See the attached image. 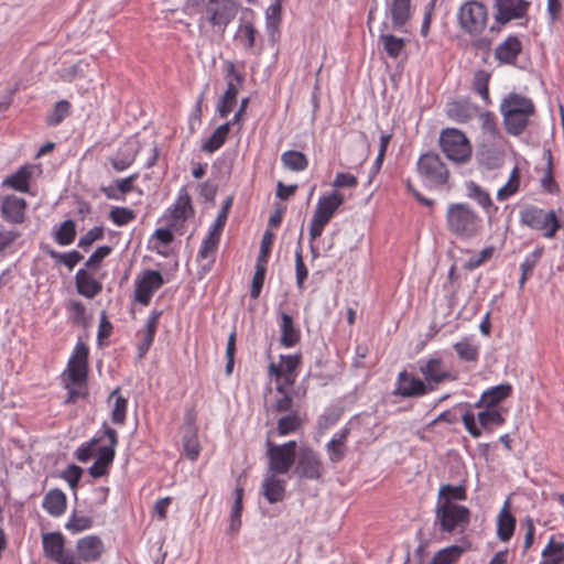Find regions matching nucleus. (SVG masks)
<instances>
[{
  "label": "nucleus",
  "instance_id": "f257e3e1",
  "mask_svg": "<svg viewBox=\"0 0 564 564\" xmlns=\"http://www.w3.org/2000/svg\"><path fill=\"white\" fill-rule=\"evenodd\" d=\"M500 111L507 132L519 135L528 127L530 117L535 113V107L530 98L510 93L502 99Z\"/></svg>",
  "mask_w": 564,
  "mask_h": 564
},
{
  "label": "nucleus",
  "instance_id": "f03ea898",
  "mask_svg": "<svg viewBox=\"0 0 564 564\" xmlns=\"http://www.w3.org/2000/svg\"><path fill=\"white\" fill-rule=\"evenodd\" d=\"M447 229L462 239L476 237L481 229V218L465 203H452L446 212Z\"/></svg>",
  "mask_w": 564,
  "mask_h": 564
},
{
  "label": "nucleus",
  "instance_id": "7ed1b4c3",
  "mask_svg": "<svg viewBox=\"0 0 564 564\" xmlns=\"http://www.w3.org/2000/svg\"><path fill=\"white\" fill-rule=\"evenodd\" d=\"M469 522L470 511L467 507L452 501L436 503L435 523L438 524L442 532H464Z\"/></svg>",
  "mask_w": 564,
  "mask_h": 564
},
{
  "label": "nucleus",
  "instance_id": "20e7f679",
  "mask_svg": "<svg viewBox=\"0 0 564 564\" xmlns=\"http://www.w3.org/2000/svg\"><path fill=\"white\" fill-rule=\"evenodd\" d=\"M440 147L446 158L456 163L465 164L471 158L473 148L468 138L456 128L443 129L440 134Z\"/></svg>",
  "mask_w": 564,
  "mask_h": 564
},
{
  "label": "nucleus",
  "instance_id": "39448f33",
  "mask_svg": "<svg viewBox=\"0 0 564 564\" xmlns=\"http://www.w3.org/2000/svg\"><path fill=\"white\" fill-rule=\"evenodd\" d=\"M521 225L533 230L543 231L545 238L552 239L561 228L554 210H545L534 205L524 206L519 213Z\"/></svg>",
  "mask_w": 564,
  "mask_h": 564
},
{
  "label": "nucleus",
  "instance_id": "423d86ee",
  "mask_svg": "<svg viewBox=\"0 0 564 564\" xmlns=\"http://www.w3.org/2000/svg\"><path fill=\"white\" fill-rule=\"evenodd\" d=\"M238 6L234 0H207L200 24L208 23L216 33L224 34L236 18Z\"/></svg>",
  "mask_w": 564,
  "mask_h": 564
},
{
  "label": "nucleus",
  "instance_id": "0eeeda50",
  "mask_svg": "<svg viewBox=\"0 0 564 564\" xmlns=\"http://www.w3.org/2000/svg\"><path fill=\"white\" fill-rule=\"evenodd\" d=\"M457 21L464 33L470 36L480 35L488 22L487 7L476 0L466 1L458 9Z\"/></svg>",
  "mask_w": 564,
  "mask_h": 564
},
{
  "label": "nucleus",
  "instance_id": "6e6552de",
  "mask_svg": "<svg viewBox=\"0 0 564 564\" xmlns=\"http://www.w3.org/2000/svg\"><path fill=\"white\" fill-rule=\"evenodd\" d=\"M265 445L269 470L276 475L288 474L295 463L297 443L289 441L288 443L276 445L268 438Z\"/></svg>",
  "mask_w": 564,
  "mask_h": 564
},
{
  "label": "nucleus",
  "instance_id": "1a4fd4ad",
  "mask_svg": "<svg viewBox=\"0 0 564 564\" xmlns=\"http://www.w3.org/2000/svg\"><path fill=\"white\" fill-rule=\"evenodd\" d=\"M419 174L431 185H445L449 177V172L441 158L433 152L424 153L417 161Z\"/></svg>",
  "mask_w": 564,
  "mask_h": 564
},
{
  "label": "nucleus",
  "instance_id": "9d476101",
  "mask_svg": "<svg viewBox=\"0 0 564 564\" xmlns=\"http://www.w3.org/2000/svg\"><path fill=\"white\" fill-rule=\"evenodd\" d=\"M227 89L217 105V111L221 118H227L237 104V95L241 88L245 76L237 72L232 62L226 63Z\"/></svg>",
  "mask_w": 564,
  "mask_h": 564
},
{
  "label": "nucleus",
  "instance_id": "9b49d317",
  "mask_svg": "<svg viewBox=\"0 0 564 564\" xmlns=\"http://www.w3.org/2000/svg\"><path fill=\"white\" fill-rule=\"evenodd\" d=\"M294 464L293 474L299 479L318 480L323 475L319 455L311 447H301Z\"/></svg>",
  "mask_w": 564,
  "mask_h": 564
},
{
  "label": "nucleus",
  "instance_id": "f8f14e48",
  "mask_svg": "<svg viewBox=\"0 0 564 564\" xmlns=\"http://www.w3.org/2000/svg\"><path fill=\"white\" fill-rule=\"evenodd\" d=\"M88 372V347L78 341L73 356L69 358L66 369L67 380L80 387L86 382Z\"/></svg>",
  "mask_w": 564,
  "mask_h": 564
},
{
  "label": "nucleus",
  "instance_id": "ddd939ff",
  "mask_svg": "<svg viewBox=\"0 0 564 564\" xmlns=\"http://www.w3.org/2000/svg\"><path fill=\"white\" fill-rule=\"evenodd\" d=\"M164 284L162 274L155 270H145L135 279V301L148 305L155 291Z\"/></svg>",
  "mask_w": 564,
  "mask_h": 564
},
{
  "label": "nucleus",
  "instance_id": "4468645a",
  "mask_svg": "<svg viewBox=\"0 0 564 564\" xmlns=\"http://www.w3.org/2000/svg\"><path fill=\"white\" fill-rule=\"evenodd\" d=\"M432 390L433 386L429 387L423 380L403 370L398 375L395 389L392 391V394L402 398H416L425 395Z\"/></svg>",
  "mask_w": 564,
  "mask_h": 564
},
{
  "label": "nucleus",
  "instance_id": "2eb2a0df",
  "mask_svg": "<svg viewBox=\"0 0 564 564\" xmlns=\"http://www.w3.org/2000/svg\"><path fill=\"white\" fill-rule=\"evenodd\" d=\"M529 6L525 0H495V21L505 25L513 19H521L527 14Z\"/></svg>",
  "mask_w": 564,
  "mask_h": 564
},
{
  "label": "nucleus",
  "instance_id": "dca6fc26",
  "mask_svg": "<svg viewBox=\"0 0 564 564\" xmlns=\"http://www.w3.org/2000/svg\"><path fill=\"white\" fill-rule=\"evenodd\" d=\"M42 544L45 556L58 564H65L73 556L64 552L65 539L61 532L43 533Z\"/></svg>",
  "mask_w": 564,
  "mask_h": 564
},
{
  "label": "nucleus",
  "instance_id": "f3484780",
  "mask_svg": "<svg viewBox=\"0 0 564 564\" xmlns=\"http://www.w3.org/2000/svg\"><path fill=\"white\" fill-rule=\"evenodd\" d=\"M26 200L15 195H8L2 198L1 214L6 221L14 225L24 223Z\"/></svg>",
  "mask_w": 564,
  "mask_h": 564
},
{
  "label": "nucleus",
  "instance_id": "a211bd4d",
  "mask_svg": "<svg viewBox=\"0 0 564 564\" xmlns=\"http://www.w3.org/2000/svg\"><path fill=\"white\" fill-rule=\"evenodd\" d=\"M344 200V195L338 191L319 197L313 217L327 225Z\"/></svg>",
  "mask_w": 564,
  "mask_h": 564
},
{
  "label": "nucleus",
  "instance_id": "6ab92c4d",
  "mask_svg": "<svg viewBox=\"0 0 564 564\" xmlns=\"http://www.w3.org/2000/svg\"><path fill=\"white\" fill-rule=\"evenodd\" d=\"M104 543L97 535H87L76 543V552L79 560L84 562L98 561L104 553Z\"/></svg>",
  "mask_w": 564,
  "mask_h": 564
},
{
  "label": "nucleus",
  "instance_id": "aec40b11",
  "mask_svg": "<svg viewBox=\"0 0 564 564\" xmlns=\"http://www.w3.org/2000/svg\"><path fill=\"white\" fill-rule=\"evenodd\" d=\"M387 9L392 20V28L403 31L411 19V0H391L388 2Z\"/></svg>",
  "mask_w": 564,
  "mask_h": 564
},
{
  "label": "nucleus",
  "instance_id": "412c9836",
  "mask_svg": "<svg viewBox=\"0 0 564 564\" xmlns=\"http://www.w3.org/2000/svg\"><path fill=\"white\" fill-rule=\"evenodd\" d=\"M420 372L424 377L426 384H438L451 378V373L443 368L441 358H430L420 366Z\"/></svg>",
  "mask_w": 564,
  "mask_h": 564
},
{
  "label": "nucleus",
  "instance_id": "4be33fe9",
  "mask_svg": "<svg viewBox=\"0 0 564 564\" xmlns=\"http://www.w3.org/2000/svg\"><path fill=\"white\" fill-rule=\"evenodd\" d=\"M512 387L509 383H501L486 390L480 400L475 404L476 408L496 409V406L510 397Z\"/></svg>",
  "mask_w": 564,
  "mask_h": 564
},
{
  "label": "nucleus",
  "instance_id": "5701e85b",
  "mask_svg": "<svg viewBox=\"0 0 564 564\" xmlns=\"http://www.w3.org/2000/svg\"><path fill=\"white\" fill-rule=\"evenodd\" d=\"M75 285L77 292L87 299H94L102 290V284L89 274L86 269H79L77 271Z\"/></svg>",
  "mask_w": 564,
  "mask_h": 564
},
{
  "label": "nucleus",
  "instance_id": "b1692460",
  "mask_svg": "<svg viewBox=\"0 0 564 564\" xmlns=\"http://www.w3.org/2000/svg\"><path fill=\"white\" fill-rule=\"evenodd\" d=\"M522 51V44L517 36L510 35L495 50V57L505 64H514Z\"/></svg>",
  "mask_w": 564,
  "mask_h": 564
},
{
  "label": "nucleus",
  "instance_id": "393cba45",
  "mask_svg": "<svg viewBox=\"0 0 564 564\" xmlns=\"http://www.w3.org/2000/svg\"><path fill=\"white\" fill-rule=\"evenodd\" d=\"M262 494L269 503H276L285 497V481L276 478V474L267 476L262 484Z\"/></svg>",
  "mask_w": 564,
  "mask_h": 564
},
{
  "label": "nucleus",
  "instance_id": "a878e982",
  "mask_svg": "<svg viewBox=\"0 0 564 564\" xmlns=\"http://www.w3.org/2000/svg\"><path fill=\"white\" fill-rule=\"evenodd\" d=\"M183 447L186 456L191 460H196L200 453V446L197 437L196 427L191 414L186 416V430L183 434Z\"/></svg>",
  "mask_w": 564,
  "mask_h": 564
},
{
  "label": "nucleus",
  "instance_id": "bb28decb",
  "mask_svg": "<svg viewBox=\"0 0 564 564\" xmlns=\"http://www.w3.org/2000/svg\"><path fill=\"white\" fill-rule=\"evenodd\" d=\"M516 518L509 511V500H506L502 509L500 510L497 519V535L503 541L508 542L514 532Z\"/></svg>",
  "mask_w": 564,
  "mask_h": 564
},
{
  "label": "nucleus",
  "instance_id": "cd10ccee",
  "mask_svg": "<svg viewBox=\"0 0 564 564\" xmlns=\"http://www.w3.org/2000/svg\"><path fill=\"white\" fill-rule=\"evenodd\" d=\"M387 29L388 24L383 22L379 34V42L382 44L383 51L388 56L395 59L404 50L405 41L401 37L387 33Z\"/></svg>",
  "mask_w": 564,
  "mask_h": 564
},
{
  "label": "nucleus",
  "instance_id": "c85d7f7f",
  "mask_svg": "<svg viewBox=\"0 0 564 564\" xmlns=\"http://www.w3.org/2000/svg\"><path fill=\"white\" fill-rule=\"evenodd\" d=\"M66 496L59 489H51L43 498L42 506L53 517L62 516L66 510Z\"/></svg>",
  "mask_w": 564,
  "mask_h": 564
},
{
  "label": "nucleus",
  "instance_id": "c756f323",
  "mask_svg": "<svg viewBox=\"0 0 564 564\" xmlns=\"http://www.w3.org/2000/svg\"><path fill=\"white\" fill-rule=\"evenodd\" d=\"M280 328V343L282 346L290 348L295 346L300 341V330L294 326L293 317L285 312L281 313Z\"/></svg>",
  "mask_w": 564,
  "mask_h": 564
},
{
  "label": "nucleus",
  "instance_id": "7c9ffc66",
  "mask_svg": "<svg viewBox=\"0 0 564 564\" xmlns=\"http://www.w3.org/2000/svg\"><path fill=\"white\" fill-rule=\"evenodd\" d=\"M116 452L112 448L99 447L95 463L89 467L88 471L93 478H99L108 473L109 466L115 459Z\"/></svg>",
  "mask_w": 564,
  "mask_h": 564
},
{
  "label": "nucleus",
  "instance_id": "2f4dec72",
  "mask_svg": "<svg viewBox=\"0 0 564 564\" xmlns=\"http://www.w3.org/2000/svg\"><path fill=\"white\" fill-rule=\"evenodd\" d=\"M32 169L29 165L21 166L15 173L8 176L3 185H7L15 191L26 193L29 192L30 178Z\"/></svg>",
  "mask_w": 564,
  "mask_h": 564
},
{
  "label": "nucleus",
  "instance_id": "473e14b6",
  "mask_svg": "<svg viewBox=\"0 0 564 564\" xmlns=\"http://www.w3.org/2000/svg\"><path fill=\"white\" fill-rule=\"evenodd\" d=\"M115 401L111 411V420L115 424H123L126 421L128 400L120 394V388L113 389L108 398V402Z\"/></svg>",
  "mask_w": 564,
  "mask_h": 564
},
{
  "label": "nucleus",
  "instance_id": "72a5a7b5",
  "mask_svg": "<svg viewBox=\"0 0 564 564\" xmlns=\"http://www.w3.org/2000/svg\"><path fill=\"white\" fill-rule=\"evenodd\" d=\"M231 122H226L219 126L214 133L204 142L202 145V150L208 153H213L218 150L226 141L229 131H230Z\"/></svg>",
  "mask_w": 564,
  "mask_h": 564
},
{
  "label": "nucleus",
  "instance_id": "f704fd0d",
  "mask_svg": "<svg viewBox=\"0 0 564 564\" xmlns=\"http://www.w3.org/2000/svg\"><path fill=\"white\" fill-rule=\"evenodd\" d=\"M188 213H193L191 195L186 187H182L174 204L172 216L176 220H184Z\"/></svg>",
  "mask_w": 564,
  "mask_h": 564
},
{
  "label": "nucleus",
  "instance_id": "c9c22d12",
  "mask_svg": "<svg viewBox=\"0 0 564 564\" xmlns=\"http://www.w3.org/2000/svg\"><path fill=\"white\" fill-rule=\"evenodd\" d=\"M303 424L299 411L291 412L278 420L276 432L281 436L296 432Z\"/></svg>",
  "mask_w": 564,
  "mask_h": 564
},
{
  "label": "nucleus",
  "instance_id": "e433bc0d",
  "mask_svg": "<svg viewBox=\"0 0 564 564\" xmlns=\"http://www.w3.org/2000/svg\"><path fill=\"white\" fill-rule=\"evenodd\" d=\"M281 161L284 167L294 172L304 171L308 165V160L305 154L294 150L285 151L281 155Z\"/></svg>",
  "mask_w": 564,
  "mask_h": 564
},
{
  "label": "nucleus",
  "instance_id": "4c0bfd02",
  "mask_svg": "<svg viewBox=\"0 0 564 564\" xmlns=\"http://www.w3.org/2000/svg\"><path fill=\"white\" fill-rule=\"evenodd\" d=\"M477 420L486 432H492L495 426H500L505 423V417L497 409H486L479 412Z\"/></svg>",
  "mask_w": 564,
  "mask_h": 564
},
{
  "label": "nucleus",
  "instance_id": "58836bf2",
  "mask_svg": "<svg viewBox=\"0 0 564 564\" xmlns=\"http://www.w3.org/2000/svg\"><path fill=\"white\" fill-rule=\"evenodd\" d=\"M460 545H451L434 554L430 564H454L465 552Z\"/></svg>",
  "mask_w": 564,
  "mask_h": 564
},
{
  "label": "nucleus",
  "instance_id": "ea45409f",
  "mask_svg": "<svg viewBox=\"0 0 564 564\" xmlns=\"http://www.w3.org/2000/svg\"><path fill=\"white\" fill-rule=\"evenodd\" d=\"M454 349L458 358L463 361L475 362L478 360L479 347L468 338H464L463 340L454 344Z\"/></svg>",
  "mask_w": 564,
  "mask_h": 564
},
{
  "label": "nucleus",
  "instance_id": "a19ab883",
  "mask_svg": "<svg viewBox=\"0 0 564 564\" xmlns=\"http://www.w3.org/2000/svg\"><path fill=\"white\" fill-rule=\"evenodd\" d=\"M54 240L61 246L70 245L76 237V224L73 219H67L61 224L54 231Z\"/></svg>",
  "mask_w": 564,
  "mask_h": 564
},
{
  "label": "nucleus",
  "instance_id": "79ce46f5",
  "mask_svg": "<svg viewBox=\"0 0 564 564\" xmlns=\"http://www.w3.org/2000/svg\"><path fill=\"white\" fill-rule=\"evenodd\" d=\"M466 499V488L463 485L452 486L443 485L438 490L437 503L444 501H460Z\"/></svg>",
  "mask_w": 564,
  "mask_h": 564
},
{
  "label": "nucleus",
  "instance_id": "37998d69",
  "mask_svg": "<svg viewBox=\"0 0 564 564\" xmlns=\"http://www.w3.org/2000/svg\"><path fill=\"white\" fill-rule=\"evenodd\" d=\"M467 196L476 200L482 208L487 209L492 206L489 194L473 181L466 183Z\"/></svg>",
  "mask_w": 564,
  "mask_h": 564
},
{
  "label": "nucleus",
  "instance_id": "c03bdc74",
  "mask_svg": "<svg viewBox=\"0 0 564 564\" xmlns=\"http://www.w3.org/2000/svg\"><path fill=\"white\" fill-rule=\"evenodd\" d=\"M446 115L457 122H466L471 116L469 106L462 101L448 102L446 106Z\"/></svg>",
  "mask_w": 564,
  "mask_h": 564
},
{
  "label": "nucleus",
  "instance_id": "a18cd8bd",
  "mask_svg": "<svg viewBox=\"0 0 564 564\" xmlns=\"http://www.w3.org/2000/svg\"><path fill=\"white\" fill-rule=\"evenodd\" d=\"M544 155L546 158V171L541 180V186L549 193H556L558 191V186L553 177V161L551 149H544Z\"/></svg>",
  "mask_w": 564,
  "mask_h": 564
},
{
  "label": "nucleus",
  "instance_id": "49530a36",
  "mask_svg": "<svg viewBox=\"0 0 564 564\" xmlns=\"http://www.w3.org/2000/svg\"><path fill=\"white\" fill-rule=\"evenodd\" d=\"M220 231H215V229L210 228L207 237L203 240L198 257L202 259H206L209 256H213L218 247L220 240Z\"/></svg>",
  "mask_w": 564,
  "mask_h": 564
},
{
  "label": "nucleus",
  "instance_id": "de8ad7c7",
  "mask_svg": "<svg viewBox=\"0 0 564 564\" xmlns=\"http://www.w3.org/2000/svg\"><path fill=\"white\" fill-rule=\"evenodd\" d=\"M490 75L484 69H479L474 74L473 87L476 93H478L485 102H489V83Z\"/></svg>",
  "mask_w": 564,
  "mask_h": 564
},
{
  "label": "nucleus",
  "instance_id": "09e8293b",
  "mask_svg": "<svg viewBox=\"0 0 564 564\" xmlns=\"http://www.w3.org/2000/svg\"><path fill=\"white\" fill-rule=\"evenodd\" d=\"M91 525H93V519L90 517L79 516V514H77L76 511H74L72 513V516L69 517L65 528L73 533H78V532L90 529Z\"/></svg>",
  "mask_w": 564,
  "mask_h": 564
},
{
  "label": "nucleus",
  "instance_id": "8fccbe9b",
  "mask_svg": "<svg viewBox=\"0 0 564 564\" xmlns=\"http://www.w3.org/2000/svg\"><path fill=\"white\" fill-rule=\"evenodd\" d=\"M256 33L257 31L252 23L246 22L240 24L236 37L243 44L245 48L250 50L254 46Z\"/></svg>",
  "mask_w": 564,
  "mask_h": 564
},
{
  "label": "nucleus",
  "instance_id": "3c124183",
  "mask_svg": "<svg viewBox=\"0 0 564 564\" xmlns=\"http://www.w3.org/2000/svg\"><path fill=\"white\" fill-rule=\"evenodd\" d=\"M138 149H131L129 152H121L117 156L110 159L111 166L121 172L128 169L135 160Z\"/></svg>",
  "mask_w": 564,
  "mask_h": 564
},
{
  "label": "nucleus",
  "instance_id": "603ef678",
  "mask_svg": "<svg viewBox=\"0 0 564 564\" xmlns=\"http://www.w3.org/2000/svg\"><path fill=\"white\" fill-rule=\"evenodd\" d=\"M295 273H296V285L300 290L304 286V281L307 278L308 271L303 260L301 241L297 243L295 250Z\"/></svg>",
  "mask_w": 564,
  "mask_h": 564
},
{
  "label": "nucleus",
  "instance_id": "864d4df0",
  "mask_svg": "<svg viewBox=\"0 0 564 564\" xmlns=\"http://www.w3.org/2000/svg\"><path fill=\"white\" fill-rule=\"evenodd\" d=\"M69 109L70 104L67 100L56 102L52 113L47 117V123L50 126L61 123L67 117Z\"/></svg>",
  "mask_w": 564,
  "mask_h": 564
},
{
  "label": "nucleus",
  "instance_id": "5fc2aeb1",
  "mask_svg": "<svg viewBox=\"0 0 564 564\" xmlns=\"http://www.w3.org/2000/svg\"><path fill=\"white\" fill-rule=\"evenodd\" d=\"M265 272H267V265L258 264V263L256 264V272L252 278L251 290H250V296L252 299L259 297L262 286H263V283H264Z\"/></svg>",
  "mask_w": 564,
  "mask_h": 564
},
{
  "label": "nucleus",
  "instance_id": "6e6d98bb",
  "mask_svg": "<svg viewBox=\"0 0 564 564\" xmlns=\"http://www.w3.org/2000/svg\"><path fill=\"white\" fill-rule=\"evenodd\" d=\"M111 250L112 249L109 246L98 247L86 261L84 269L97 270L100 267L102 260L111 253Z\"/></svg>",
  "mask_w": 564,
  "mask_h": 564
},
{
  "label": "nucleus",
  "instance_id": "4d7b16f0",
  "mask_svg": "<svg viewBox=\"0 0 564 564\" xmlns=\"http://www.w3.org/2000/svg\"><path fill=\"white\" fill-rule=\"evenodd\" d=\"M518 188H519V176H518V169L516 167V169H513V171L511 173L509 182L498 191L497 198L499 200H506L511 195L517 193Z\"/></svg>",
  "mask_w": 564,
  "mask_h": 564
},
{
  "label": "nucleus",
  "instance_id": "13d9d810",
  "mask_svg": "<svg viewBox=\"0 0 564 564\" xmlns=\"http://www.w3.org/2000/svg\"><path fill=\"white\" fill-rule=\"evenodd\" d=\"M109 216L117 226H124L135 218L134 212L126 207L112 208Z\"/></svg>",
  "mask_w": 564,
  "mask_h": 564
},
{
  "label": "nucleus",
  "instance_id": "bf43d9fd",
  "mask_svg": "<svg viewBox=\"0 0 564 564\" xmlns=\"http://www.w3.org/2000/svg\"><path fill=\"white\" fill-rule=\"evenodd\" d=\"M104 235V227H94L79 238L78 247L84 250H87L95 241L102 239Z\"/></svg>",
  "mask_w": 564,
  "mask_h": 564
},
{
  "label": "nucleus",
  "instance_id": "052dcab7",
  "mask_svg": "<svg viewBox=\"0 0 564 564\" xmlns=\"http://www.w3.org/2000/svg\"><path fill=\"white\" fill-rule=\"evenodd\" d=\"M273 238H274V235L270 230H267L263 234L262 239H261V245H260V252H259V256L257 258V263L258 264L267 265V263H268V256H269L270 250H271Z\"/></svg>",
  "mask_w": 564,
  "mask_h": 564
},
{
  "label": "nucleus",
  "instance_id": "680f3d73",
  "mask_svg": "<svg viewBox=\"0 0 564 564\" xmlns=\"http://www.w3.org/2000/svg\"><path fill=\"white\" fill-rule=\"evenodd\" d=\"M232 202H234L232 196H228L226 198V200L224 202L221 209L218 213L217 218L212 226V228L215 229V231H220V232L223 231V229L226 225L227 218H228L229 210L232 206Z\"/></svg>",
  "mask_w": 564,
  "mask_h": 564
},
{
  "label": "nucleus",
  "instance_id": "e2e57ef3",
  "mask_svg": "<svg viewBox=\"0 0 564 564\" xmlns=\"http://www.w3.org/2000/svg\"><path fill=\"white\" fill-rule=\"evenodd\" d=\"M495 252V248L492 246L482 249L477 256L471 257L467 263L466 268L468 270H474L480 265H482L486 261H488Z\"/></svg>",
  "mask_w": 564,
  "mask_h": 564
},
{
  "label": "nucleus",
  "instance_id": "0e129e2a",
  "mask_svg": "<svg viewBox=\"0 0 564 564\" xmlns=\"http://www.w3.org/2000/svg\"><path fill=\"white\" fill-rule=\"evenodd\" d=\"M83 469L77 465H69L63 473L62 477L68 482L72 489H76L82 478Z\"/></svg>",
  "mask_w": 564,
  "mask_h": 564
},
{
  "label": "nucleus",
  "instance_id": "69168bd1",
  "mask_svg": "<svg viewBox=\"0 0 564 564\" xmlns=\"http://www.w3.org/2000/svg\"><path fill=\"white\" fill-rule=\"evenodd\" d=\"M544 252L543 247H538L532 253H530L524 261L521 263L520 269L527 273L532 274L535 265L541 260Z\"/></svg>",
  "mask_w": 564,
  "mask_h": 564
},
{
  "label": "nucleus",
  "instance_id": "338daca9",
  "mask_svg": "<svg viewBox=\"0 0 564 564\" xmlns=\"http://www.w3.org/2000/svg\"><path fill=\"white\" fill-rule=\"evenodd\" d=\"M272 410L276 413H291L295 412L296 410H293V399L289 393H284V395H281L278 398L272 405Z\"/></svg>",
  "mask_w": 564,
  "mask_h": 564
},
{
  "label": "nucleus",
  "instance_id": "774afa93",
  "mask_svg": "<svg viewBox=\"0 0 564 564\" xmlns=\"http://www.w3.org/2000/svg\"><path fill=\"white\" fill-rule=\"evenodd\" d=\"M462 421L464 423L465 429L474 438H478L481 436V429L476 424V419L473 412H465L462 416Z\"/></svg>",
  "mask_w": 564,
  "mask_h": 564
}]
</instances>
